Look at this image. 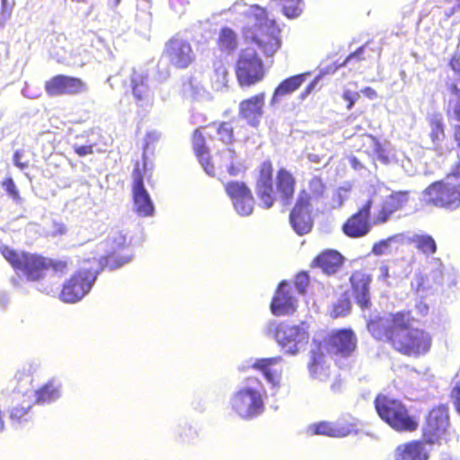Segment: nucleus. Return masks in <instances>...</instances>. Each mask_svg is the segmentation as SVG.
Masks as SVG:
<instances>
[{"instance_id": "39", "label": "nucleus", "mask_w": 460, "mask_h": 460, "mask_svg": "<svg viewBox=\"0 0 460 460\" xmlns=\"http://www.w3.org/2000/svg\"><path fill=\"white\" fill-rule=\"evenodd\" d=\"M280 359L279 357L255 359L252 367L256 369H260L263 373L266 380L273 386H276L279 382V376L276 371L271 369V367L279 362Z\"/></svg>"}, {"instance_id": "6", "label": "nucleus", "mask_w": 460, "mask_h": 460, "mask_svg": "<svg viewBox=\"0 0 460 460\" xmlns=\"http://www.w3.org/2000/svg\"><path fill=\"white\" fill-rule=\"evenodd\" d=\"M308 328L309 325L305 322L297 324L271 322L267 326V332L274 336L287 354L294 356L305 349L309 341Z\"/></svg>"}, {"instance_id": "45", "label": "nucleus", "mask_w": 460, "mask_h": 460, "mask_svg": "<svg viewBox=\"0 0 460 460\" xmlns=\"http://www.w3.org/2000/svg\"><path fill=\"white\" fill-rule=\"evenodd\" d=\"M308 190L312 196H309L305 191L304 192L307 195L308 201L311 202L310 200H317L323 196L325 187L320 178L314 177L309 181Z\"/></svg>"}, {"instance_id": "47", "label": "nucleus", "mask_w": 460, "mask_h": 460, "mask_svg": "<svg viewBox=\"0 0 460 460\" xmlns=\"http://www.w3.org/2000/svg\"><path fill=\"white\" fill-rule=\"evenodd\" d=\"M219 139L225 144H230L233 140V128L230 123L223 122L217 128Z\"/></svg>"}, {"instance_id": "23", "label": "nucleus", "mask_w": 460, "mask_h": 460, "mask_svg": "<svg viewBox=\"0 0 460 460\" xmlns=\"http://www.w3.org/2000/svg\"><path fill=\"white\" fill-rule=\"evenodd\" d=\"M296 308V299L292 294V287L286 281H282L272 299L270 309L277 316L289 314Z\"/></svg>"}, {"instance_id": "16", "label": "nucleus", "mask_w": 460, "mask_h": 460, "mask_svg": "<svg viewBox=\"0 0 460 460\" xmlns=\"http://www.w3.org/2000/svg\"><path fill=\"white\" fill-rule=\"evenodd\" d=\"M326 344L327 350L332 357L349 358L356 349L357 338L350 330H339L329 335Z\"/></svg>"}, {"instance_id": "57", "label": "nucleus", "mask_w": 460, "mask_h": 460, "mask_svg": "<svg viewBox=\"0 0 460 460\" xmlns=\"http://www.w3.org/2000/svg\"><path fill=\"white\" fill-rule=\"evenodd\" d=\"M451 398L453 400L456 410L460 414V384L456 385L453 388L451 392Z\"/></svg>"}, {"instance_id": "46", "label": "nucleus", "mask_w": 460, "mask_h": 460, "mask_svg": "<svg viewBox=\"0 0 460 460\" xmlns=\"http://www.w3.org/2000/svg\"><path fill=\"white\" fill-rule=\"evenodd\" d=\"M308 432L314 435H324L332 437V421H320L311 424L308 427Z\"/></svg>"}, {"instance_id": "29", "label": "nucleus", "mask_w": 460, "mask_h": 460, "mask_svg": "<svg viewBox=\"0 0 460 460\" xmlns=\"http://www.w3.org/2000/svg\"><path fill=\"white\" fill-rule=\"evenodd\" d=\"M370 277L363 271H355L350 277L353 295L361 308L368 307L370 303Z\"/></svg>"}, {"instance_id": "55", "label": "nucleus", "mask_w": 460, "mask_h": 460, "mask_svg": "<svg viewBox=\"0 0 460 460\" xmlns=\"http://www.w3.org/2000/svg\"><path fill=\"white\" fill-rule=\"evenodd\" d=\"M308 285V276L305 273H300L296 276L295 288L296 290L303 295L305 292V288Z\"/></svg>"}, {"instance_id": "49", "label": "nucleus", "mask_w": 460, "mask_h": 460, "mask_svg": "<svg viewBox=\"0 0 460 460\" xmlns=\"http://www.w3.org/2000/svg\"><path fill=\"white\" fill-rule=\"evenodd\" d=\"M3 187H4V190L8 193L10 198H12V199L14 202H16L17 204L21 203L22 198L20 197L19 191H18L13 179L10 178V179L5 180L3 182Z\"/></svg>"}, {"instance_id": "38", "label": "nucleus", "mask_w": 460, "mask_h": 460, "mask_svg": "<svg viewBox=\"0 0 460 460\" xmlns=\"http://www.w3.org/2000/svg\"><path fill=\"white\" fill-rule=\"evenodd\" d=\"M295 180L285 169L279 170L277 176L278 193L284 205L289 203L294 193Z\"/></svg>"}, {"instance_id": "53", "label": "nucleus", "mask_w": 460, "mask_h": 460, "mask_svg": "<svg viewBox=\"0 0 460 460\" xmlns=\"http://www.w3.org/2000/svg\"><path fill=\"white\" fill-rule=\"evenodd\" d=\"M391 239L382 240L379 243L374 244L372 252L375 255H383L388 253L390 250Z\"/></svg>"}, {"instance_id": "43", "label": "nucleus", "mask_w": 460, "mask_h": 460, "mask_svg": "<svg viewBox=\"0 0 460 460\" xmlns=\"http://www.w3.org/2000/svg\"><path fill=\"white\" fill-rule=\"evenodd\" d=\"M228 71L222 62L214 64V70L211 75V84L216 91H223L227 87Z\"/></svg>"}, {"instance_id": "11", "label": "nucleus", "mask_w": 460, "mask_h": 460, "mask_svg": "<svg viewBox=\"0 0 460 460\" xmlns=\"http://www.w3.org/2000/svg\"><path fill=\"white\" fill-rule=\"evenodd\" d=\"M16 376L20 377V382L22 383L28 393L33 394L32 398L35 399V402L38 404H49L62 396V382L58 377L50 378L41 387L35 390L31 375L17 374Z\"/></svg>"}, {"instance_id": "19", "label": "nucleus", "mask_w": 460, "mask_h": 460, "mask_svg": "<svg viewBox=\"0 0 460 460\" xmlns=\"http://www.w3.org/2000/svg\"><path fill=\"white\" fill-rule=\"evenodd\" d=\"M311 211L312 203L308 201L307 195L302 192L289 216L290 224L297 234L303 235L310 232L313 226Z\"/></svg>"}, {"instance_id": "5", "label": "nucleus", "mask_w": 460, "mask_h": 460, "mask_svg": "<svg viewBox=\"0 0 460 460\" xmlns=\"http://www.w3.org/2000/svg\"><path fill=\"white\" fill-rule=\"evenodd\" d=\"M423 199L436 207L455 210L460 207V163L442 181L429 185Z\"/></svg>"}, {"instance_id": "20", "label": "nucleus", "mask_w": 460, "mask_h": 460, "mask_svg": "<svg viewBox=\"0 0 460 460\" xmlns=\"http://www.w3.org/2000/svg\"><path fill=\"white\" fill-rule=\"evenodd\" d=\"M133 210L143 217H152L155 213V206L149 193L144 186L143 177L138 168L133 172Z\"/></svg>"}, {"instance_id": "3", "label": "nucleus", "mask_w": 460, "mask_h": 460, "mask_svg": "<svg viewBox=\"0 0 460 460\" xmlns=\"http://www.w3.org/2000/svg\"><path fill=\"white\" fill-rule=\"evenodd\" d=\"M3 256L17 270L21 271L28 280H39L45 277H54L58 273L62 274L66 267L65 262H52L51 260L30 254L17 252L9 247L1 250Z\"/></svg>"}, {"instance_id": "48", "label": "nucleus", "mask_w": 460, "mask_h": 460, "mask_svg": "<svg viewBox=\"0 0 460 460\" xmlns=\"http://www.w3.org/2000/svg\"><path fill=\"white\" fill-rule=\"evenodd\" d=\"M350 310V302L347 298L340 299L337 304L334 305L332 310L333 317H341L347 314Z\"/></svg>"}, {"instance_id": "64", "label": "nucleus", "mask_w": 460, "mask_h": 460, "mask_svg": "<svg viewBox=\"0 0 460 460\" xmlns=\"http://www.w3.org/2000/svg\"><path fill=\"white\" fill-rule=\"evenodd\" d=\"M189 431H190V441H191L197 437V432L191 427H190Z\"/></svg>"}, {"instance_id": "41", "label": "nucleus", "mask_w": 460, "mask_h": 460, "mask_svg": "<svg viewBox=\"0 0 460 460\" xmlns=\"http://www.w3.org/2000/svg\"><path fill=\"white\" fill-rule=\"evenodd\" d=\"M217 42L220 50L226 54L232 53L238 46L236 33L228 27L220 30Z\"/></svg>"}, {"instance_id": "9", "label": "nucleus", "mask_w": 460, "mask_h": 460, "mask_svg": "<svg viewBox=\"0 0 460 460\" xmlns=\"http://www.w3.org/2000/svg\"><path fill=\"white\" fill-rule=\"evenodd\" d=\"M127 237L120 231L112 233L107 240L101 243L97 247L99 258L97 261H102V270L109 268L111 270H116L132 259V254L126 250Z\"/></svg>"}, {"instance_id": "14", "label": "nucleus", "mask_w": 460, "mask_h": 460, "mask_svg": "<svg viewBox=\"0 0 460 460\" xmlns=\"http://www.w3.org/2000/svg\"><path fill=\"white\" fill-rule=\"evenodd\" d=\"M18 384L13 395V405L10 408V418L13 421L22 423L27 422L31 419L30 411L36 403L35 399L32 398L33 394L28 393L20 377L16 376Z\"/></svg>"}, {"instance_id": "33", "label": "nucleus", "mask_w": 460, "mask_h": 460, "mask_svg": "<svg viewBox=\"0 0 460 460\" xmlns=\"http://www.w3.org/2000/svg\"><path fill=\"white\" fill-rule=\"evenodd\" d=\"M192 142L194 151L202 168L208 175L214 176L216 174V169L214 164L209 162L208 152L205 146V139L201 135L199 128H197L194 131Z\"/></svg>"}, {"instance_id": "54", "label": "nucleus", "mask_w": 460, "mask_h": 460, "mask_svg": "<svg viewBox=\"0 0 460 460\" xmlns=\"http://www.w3.org/2000/svg\"><path fill=\"white\" fill-rule=\"evenodd\" d=\"M359 93L345 89L342 94V98L348 102L347 109L350 110L354 106L355 102L359 99Z\"/></svg>"}, {"instance_id": "35", "label": "nucleus", "mask_w": 460, "mask_h": 460, "mask_svg": "<svg viewBox=\"0 0 460 460\" xmlns=\"http://www.w3.org/2000/svg\"><path fill=\"white\" fill-rule=\"evenodd\" d=\"M308 367L311 375L314 378L323 380L329 376L330 365L328 358L320 347L312 350L311 361Z\"/></svg>"}, {"instance_id": "36", "label": "nucleus", "mask_w": 460, "mask_h": 460, "mask_svg": "<svg viewBox=\"0 0 460 460\" xmlns=\"http://www.w3.org/2000/svg\"><path fill=\"white\" fill-rule=\"evenodd\" d=\"M428 119L430 128L429 138L432 147L442 155V143L445 139L443 117L439 113H434L430 114Z\"/></svg>"}, {"instance_id": "26", "label": "nucleus", "mask_w": 460, "mask_h": 460, "mask_svg": "<svg viewBox=\"0 0 460 460\" xmlns=\"http://www.w3.org/2000/svg\"><path fill=\"white\" fill-rule=\"evenodd\" d=\"M264 101V93L243 100L239 104L240 116L251 126L256 127L263 114Z\"/></svg>"}, {"instance_id": "27", "label": "nucleus", "mask_w": 460, "mask_h": 460, "mask_svg": "<svg viewBox=\"0 0 460 460\" xmlns=\"http://www.w3.org/2000/svg\"><path fill=\"white\" fill-rule=\"evenodd\" d=\"M409 201L408 191H394L385 199L381 209L374 217V224L385 223L396 211L402 209Z\"/></svg>"}, {"instance_id": "25", "label": "nucleus", "mask_w": 460, "mask_h": 460, "mask_svg": "<svg viewBox=\"0 0 460 460\" xmlns=\"http://www.w3.org/2000/svg\"><path fill=\"white\" fill-rule=\"evenodd\" d=\"M450 66L457 75L450 84V96L447 106L449 119H456L460 122V52L456 54L450 62Z\"/></svg>"}, {"instance_id": "22", "label": "nucleus", "mask_w": 460, "mask_h": 460, "mask_svg": "<svg viewBox=\"0 0 460 460\" xmlns=\"http://www.w3.org/2000/svg\"><path fill=\"white\" fill-rule=\"evenodd\" d=\"M46 92L50 96L78 94L86 91L85 84L79 78L58 75L46 82Z\"/></svg>"}, {"instance_id": "1", "label": "nucleus", "mask_w": 460, "mask_h": 460, "mask_svg": "<svg viewBox=\"0 0 460 460\" xmlns=\"http://www.w3.org/2000/svg\"><path fill=\"white\" fill-rule=\"evenodd\" d=\"M244 17L243 34L245 40L255 43L266 56H273L280 47L275 19L270 18L266 10L257 4L249 6Z\"/></svg>"}, {"instance_id": "32", "label": "nucleus", "mask_w": 460, "mask_h": 460, "mask_svg": "<svg viewBox=\"0 0 460 460\" xmlns=\"http://www.w3.org/2000/svg\"><path fill=\"white\" fill-rule=\"evenodd\" d=\"M314 262L323 272L331 275L341 267L343 257L335 250H326L315 258Z\"/></svg>"}, {"instance_id": "37", "label": "nucleus", "mask_w": 460, "mask_h": 460, "mask_svg": "<svg viewBox=\"0 0 460 460\" xmlns=\"http://www.w3.org/2000/svg\"><path fill=\"white\" fill-rule=\"evenodd\" d=\"M363 53V48L358 49L354 53L350 54L345 61L341 65H336L335 63L330 64L326 66H323L320 68V73L310 83V84L306 87L305 91L302 93V98H305L317 85L321 78L325 75L334 74L339 67L344 66L347 64L350 63L354 59H359L360 55Z\"/></svg>"}, {"instance_id": "4", "label": "nucleus", "mask_w": 460, "mask_h": 460, "mask_svg": "<svg viewBox=\"0 0 460 460\" xmlns=\"http://www.w3.org/2000/svg\"><path fill=\"white\" fill-rule=\"evenodd\" d=\"M101 270L102 261H97L95 257L84 261L80 269L64 283L60 299L65 303L82 300L91 291Z\"/></svg>"}, {"instance_id": "51", "label": "nucleus", "mask_w": 460, "mask_h": 460, "mask_svg": "<svg viewBox=\"0 0 460 460\" xmlns=\"http://www.w3.org/2000/svg\"><path fill=\"white\" fill-rule=\"evenodd\" d=\"M170 8L177 14L181 15L183 14L189 4V0H169Z\"/></svg>"}, {"instance_id": "44", "label": "nucleus", "mask_w": 460, "mask_h": 460, "mask_svg": "<svg viewBox=\"0 0 460 460\" xmlns=\"http://www.w3.org/2000/svg\"><path fill=\"white\" fill-rule=\"evenodd\" d=\"M415 246L425 254H433L437 251V244L432 236L429 234H416L412 238Z\"/></svg>"}, {"instance_id": "62", "label": "nucleus", "mask_w": 460, "mask_h": 460, "mask_svg": "<svg viewBox=\"0 0 460 460\" xmlns=\"http://www.w3.org/2000/svg\"><path fill=\"white\" fill-rule=\"evenodd\" d=\"M21 153L19 151H16L13 155V163L16 166L20 167L21 169H23L26 167V164L21 161Z\"/></svg>"}, {"instance_id": "15", "label": "nucleus", "mask_w": 460, "mask_h": 460, "mask_svg": "<svg viewBox=\"0 0 460 460\" xmlns=\"http://www.w3.org/2000/svg\"><path fill=\"white\" fill-rule=\"evenodd\" d=\"M225 190L238 215L247 217L252 213L254 199L251 190L243 182L229 181L226 184Z\"/></svg>"}, {"instance_id": "13", "label": "nucleus", "mask_w": 460, "mask_h": 460, "mask_svg": "<svg viewBox=\"0 0 460 460\" xmlns=\"http://www.w3.org/2000/svg\"><path fill=\"white\" fill-rule=\"evenodd\" d=\"M164 56L177 68H186L195 59L190 43L178 35L165 44Z\"/></svg>"}, {"instance_id": "30", "label": "nucleus", "mask_w": 460, "mask_h": 460, "mask_svg": "<svg viewBox=\"0 0 460 460\" xmlns=\"http://www.w3.org/2000/svg\"><path fill=\"white\" fill-rule=\"evenodd\" d=\"M217 158L218 159V167L222 170L225 169L231 176H237L245 170L242 157L230 147H225L218 151Z\"/></svg>"}, {"instance_id": "24", "label": "nucleus", "mask_w": 460, "mask_h": 460, "mask_svg": "<svg viewBox=\"0 0 460 460\" xmlns=\"http://www.w3.org/2000/svg\"><path fill=\"white\" fill-rule=\"evenodd\" d=\"M257 195L260 199V205L265 208H270L275 201L272 169L270 163H263L260 172V177L257 181Z\"/></svg>"}, {"instance_id": "52", "label": "nucleus", "mask_w": 460, "mask_h": 460, "mask_svg": "<svg viewBox=\"0 0 460 460\" xmlns=\"http://www.w3.org/2000/svg\"><path fill=\"white\" fill-rule=\"evenodd\" d=\"M13 4H1L0 10V30L3 29L12 16Z\"/></svg>"}, {"instance_id": "50", "label": "nucleus", "mask_w": 460, "mask_h": 460, "mask_svg": "<svg viewBox=\"0 0 460 460\" xmlns=\"http://www.w3.org/2000/svg\"><path fill=\"white\" fill-rule=\"evenodd\" d=\"M349 193V188L341 187L339 188L332 198V207L340 208L342 206L343 202L348 199Z\"/></svg>"}, {"instance_id": "59", "label": "nucleus", "mask_w": 460, "mask_h": 460, "mask_svg": "<svg viewBox=\"0 0 460 460\" xmlns=\"http://www.w3.org/2000/svg\"><path fill=\"white\" fill-rule=\"evenodd\" d=\"M160 137V134L156 131H151L146 134V148L148 147L149 144L157 141Z\"/></svg>"}, {"instance_id": "34", "label": "nucleus", "mask_w": 460, "mask_h": 460, "mask_svg": "<svg viewBox=\"0 0 460 460\" xmlns=\"http://www.w3.org/2000/svg\"><path fill=\"white\" fill-rule=\"evenodd\" d=\"M305 80V75H297L282 81L275 89L270 100V105L274 106L287 95L291 94L298 89Z\"/></svg>"}, {"instance_id": "17", "label": "nucleus", "mask_w": 460, "mask_h": 460, "mask_svg": "<svg viewBox=\"0 0 460 460\" xmlns=\"http://www.w3.org/2000/svg\"><path fill=\"white\" fill-rule=\"evenodd\" d=\"M149 73L146 66H134L130 73V87L136 102L140 106H150L153 94L148 84Z\"/></svg>"}, {"instance_id": "61", "label": "nucleus", "mask_w": 460, "mask_h": 460, "mask_svg": "<svg viewBox=\"0 0 460 460\" xmlns=\"http://www.w3.org/2000/svg\"><path fill=\"white\" fill-rule=\"evenodd\" d=\"M361 93L370 100H374L377 97L376 92L371 87H365L361 90Z\"/></svg>"}, {"instance_id": "58", "label": "nucleus", "mask_w": 460, "mask_h": 460, "mask_svg": "<svg viewBox=\"0 0 460 460\" xmlns=\"http://www.w3.org/2000/svg\"><path fill=\"white\" fill-rule=\"evenodd\" d=\"M73 148L75 150V152L79 155V156H85L87 155H90L93 153V146L92 145H89V146H78V145H74L73 146Z\"/></svg>"}, {"instance_id": "40", "label": "nucleus", "mask_w": 460, "mask_h": 460, "mask_svg": "<svg viewBox=\"0 0 460 460\" xmlns=\"http://www.w3.org/2000/svg\"><path fill=\"white\" fill-rule=\"evenodd\" d=\"M332 422V438H344L357 432V422L351 416Z\"/></svg>"}, {"instance_id": "8", "label": "nucleus", "mask_w": 460, "mask_h": 460, "mask_svg": "<svg viewBox=\"0 0 460 460\" xmlns=\"http://www.w3.org/2000/svg\"><path fill=\"white\" fill-rule=\"evenodd\" d=\"M410 321L400 326L392 336V345L399 352L408 356H420L429 350L431 338L423 330L412 328Z\"/></svg>"}, {"instance_id": "42", "label": "nucleus", "mask_w": 460, "mask_h": 460, "mask_svg": "<svg viewBox=\"0 0 460 460\" xmlns=\"http://www.w3.org/2000/svg\"><path fill=\"white\" fill-rule=\"evenodd\" d=\"M277 5L281 7L285 16L289 19L297 18L304 10L303 0H271Z\"/></svg>"}, {"instance_id": "12", "label": "nucleus", "mask_w": 460, "mask_h": 460, "mask_svg": "<svg viewBox=\"0 0 460 460\" xmlns=\"http://www.w3.org/2000/svg\"><path fill=\"white\" fill-rule=\"evenodd\" d=\"M410 321V314L399 312L387 314L367 323V329L379 341H388L392 343V336L400 326Z\"/></svg>"}, {"instance_id": "18", "label": "nucleus", "mask_w": 460, "mask_h": 460, "mask_svg": "<svg viewBox=\"0 0 460 460\" xmlns=\"http://www.w3.org/2000/svg\"><path fill=\"white\" fill-rule=\"evenodd\" d=\"M449 426L447 409L439 406L430 411L423 429V436L428 443L434 444L445 435Z\"/></svg>"}, {"instance_id": "10", "label": "nucleus", "mask_w": 460, "mask_h": 460, "mask_svg": "<svg viewBox=\"0 0 460 460\" xmlns=\"http://www.w3.org/2000/svg\"><path fill=\"white\" fill-rule=\"evenodd\" d=\"M236 77L242 87H249L264 77V67L257 52L251 48L243 49L236 63Z\"/></svg>"}, {"instance_id": "7", "label": "nucleus", "mask_w": 460, "mask_h": 460, "mask_svg": "<svg viewBox=\"0 0 460 460\" xmlns=\"http://www.w3.org/2000/svg\"><path fill=\"white\" fill-rule=\"evenodd\" d=\"M375 407L379 417L397 431H412L418 427L417 420L398 400L379 394L375 400Z\"/></svg>"}, {"instance_id": "63", "label": "nucleus", "mask_w": 460, "mask_h": 460, "mask_svg": "<svg viewBox=\"0 0 460 460\" xmlns=\"http://www.w3.org/2000/svg\"><path fill=\"white\" fill-rule=\"evenodd\" d=\"M120 3V0H109L108 2V5L110 6V8L113 9L115 7H117Z\"/></svg>"}, {"instance_id": "31", "label": "nucleus", "mask_w": 460, "mask_h": 460, "mask_svg": "<svg viewBox=\"0 0 460 460\" xmlns=\"http://www.w3.org/2000/svg\"><path fill=\"white\" fill-rule=\"evenodd\" d=\"M429 452L420 441H411L397 447L395 460H428Z\"/></svg>"}, {"instance_id": "28", "label": "nucleus", "mask_w": 460, "mask_h": 460, "mask_svg": "<svg viewBox=\"0 0 460 460\" xmlns=\"http://www.w3.org/2000/svg\"><path fill=\"white\" fill-rule=\"evenodd\" d=\"M50 56L57 62L67 66H82L83 60L78 59L71 51V44L66 36L60 34L55 37V42L49 49Z\"/></svg>"}, {"instance_id": "21", "label": "nucleus", "mask_w": 460, "mask_h": 460, "mask_svg": "<svg viewBox=\"0 0 460 460\" xmlns=\"http://www.w3.org/2000/svg\"><path fill=\"white\" fill-rule=\"evenodd\" d=\"M372 201L367 200L366 204L343 225L344 234L351 238H359L367 235L371 229L369 220Z\"/></svg>"}, {"instance_id": "60", "label": "nucleus", "mask_w": 460, "mask_h": 460, "mask_svg": "<svg viewBox=\"0 0 460 460\" xmlns=\"http://www.w3.org/2000/svg\"><path fill=\"white\" fill-rule=\"evenodd\" d=\"M22 94L29 99H35L40 95L39 92H31L29 85L26 84L24 88L22 90Z\"/></svg>"}, {"instance_id": "56", "label": "nucleus", "mask_w": 460, "mask_h": 460, "mask_svg": "<svg viewBox=\"0 0 460 460\" xmlns=\"http://www.w3.org/2000/svg\"><path fill=\"white\" fill-rule=\"evenodd\" d=\"M137 20L141 21L142 22V31L143 33L146 31H148L151 28L152 23V14L150 12L143 11L141 13H138L137 15Z\"/></svg>"}, {"instance_id": "2", "label": "nucleus", "mask_w": 460, "mask_h": 460, "mask_svg": "<svg viewBox=\"0 0 460 460\" xmlns=\"http://www.w3.org/2000/svg\"><path fill=\"white\" fill-rule=\"evenodd\" d=\"M266 398L262 383L258 378L249 377L232 394L229 405L240 419L251 420L264 412Z\"/></svg>"}]
</instances>
